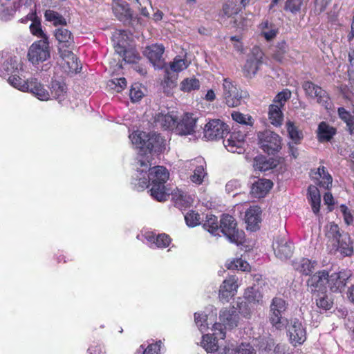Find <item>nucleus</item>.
I'll return each mask as SVG.
<instances>
[{"mask_svg": "<svg viewBox=\"0 0 354 354\" xmlns=\"http://www.w3.org/2000/svg\"><path fill=\"white\" fill-rule=\"evenodd\" d=\"M186 224L189 227H195L201 224V215L196 211L191 210L185 215Z\"/></svg>", "mask_w": 354, "mask_h": 354, "instance_id": "obj_52", "label": "nucleus"}, {"mask_svg": "<svg viewBox=\"0 0 354 354\" xmlns=\"http://www.w3.org/2000/svg\"><path fill=\"white\" fill-rule=\"evenodd\" d=\"M352 273L350 270H342L332 273L328 277V286L332 292H342L351 279Z\"/></svg>", "mask_w": 354, "mask_h": 354, "instance_id": "obj_13", "label": "nucleus"}, {"mask_svg": "<svg viewBox=\"0 0 354 354\" xmlns=\"http://www.w3.org/2000/svg\"><path fill=\"white\" fill-rule=\"evenodd\" d=\"M234 133L230 135V138L226 140L225 147L227 148L228 151L231 152H236L237 149L241 148L242 140H243V136H242L241 140H234Z\"/></svg>", "mask_w": 354, "mask_h": 354, "instance_id": "obj_56", "label": "nucleus"}, {"mask_svg": "<svg viewBox=\"0 0 354 354\" xmlns=\"http://www.w3.org/2000/svg\"><path fill=\"white\" fill-rule=\"evenodd\" d=\"M148 136L149 133L144 131H135L130 134L129 138L133 145L139 148L140 151L145 152Z\"/></svg>", "mask_w": 354, "mask_h": 354, "instance_id": "obj_36", "label": "nucleus"}, {"mask_svg": "<svg viewBox=\"0 0 354 354\" xmlns=\"http://www.w3.org/2000/svg\"><path fill=\"white\" fill-rule=\"evenodd\" d=\"M315 297L316 306L322 310H328L332 308L333 305V300L329 298L327 295V292L325 293H317L313 295Z\"/></svg>", "mask_w": 354, "mask_h": 354, "instance_id": "obj_39", "label": "nucleus"}, {"mask_svg": "<svg viewBox=\"0 0 354 354\" xmlns=\"http://www.w3.org/2000/svg\"><path fill=\"white\" fill-rule=\"evenodd\" d=\"M112 10L115 17L120 21H127L132 19L129 5L124 0H113Z\"/></svg>", "mask_w": 354, "mask_h": 354, "instance_id": "obj_19", "label": "nucleus"}, {"mask_svg": "<svg viewBox=\"0 0 354 354\" xmlns=\"http://www.w3.org/2000/svg\"><path fill=\"white\" fill-rule=\"evenodd\" d=\"M136 2L139 4L138 8L140 10V13L142 15L145 17H148L149 15V12L147 7L151 8V3L149 0H136Z\"/></svg>", "mask_w": 354, "mask_h": 354, "instance_id": "obj_62", "label": "nucleus"}, {"mask_svg": "<svg viewBox=\"0 0 354 354\" xmlns=\"http://www.w3.org/2000/svg\"><path fill=\"white\" fill-rule=\"evenodd\" d=\"M23 68V64L18 62L15 57H10L1 65L0 71L5 77L12 76L14 73H19V70Z\"/></svg>", "mask_w": 354, "mask_h": 354, "instance_id": "obj_29", "label": "nucleus"}, {"mask_svg": "<svg viewBox=\"0 0 354 354\" xmlns=\"http://www.w3.org/2000/svg\"><path fill=\"white\" fill-rule=\"evenodd\" d=\"M162 346V341L158 340L155 343L149 344L146 348H144V346L141 345L140 348L143 349V354H160Z\"/></svg>", "mask_w": 354, "mask_h": 354, "instance_id": "obj_55", "label": "nucleus"}, {"mask_svg": "<svg viewBox=\"0 0 354 354\" xmlns=\"http://www.w3.org/2000/svg\"><path fill=\"white\" fill-rule=\"evenodd\" d=\"M286 126L290 138L294 141L295 144H298L303 138L301 131L298 129V128L292 122L288 121L286 124Z\"/></svg>", "mask_w": 354, "mask_h": 354, "instance_id": "obj_51", "label": "nucleus"}, {"mask_svg": "<svg viewBox=\"0 0 354 354\" xmlns=\"http://www.w3.org/2000/svg\"><path fill=\"white\" fill-rule=\"evenodd\" d=\"M46 21L53 24L54 26H66V19L59 12L53 10H46L44 12Z\"/></svg>", "mask_w": 354, "mask_h": 354, "instance_id": "obj_38", "label": "nucleus"}, {"mask_svg": "<svg viewBox=\"0 0 354 354\" xmlns=\"http://www.w3.org/2000/svg\"><path fill=\"white\" fill-rule=\"evenodd\" d=\"M273 186V183L268 179H258L252 187L250 193L252 196L258 198H263Z\"/></svg>", "mask_w": 354, "mask_h": 354, "instance_id": "obj_21", "label": "nucleus"}, {"mask_svg": "<svg viewBox=\"0 0 354 354\" xmlns=\"http://www.w3.org/2000/svg\"><path fill=\"white\" fill-rule=\"evenodd\" d=\"M305 0H286L284 10L293 15L300 12Z\"/></svg>", "mask_w": 354, "mask_h": 354, "instance_id": "obj_50", "label": "nucleus"}, {"mask_svg": "<svg viewBox=\"0 0 354 354\" xmlns=\"http://www.w3.org/2000/svg\"><path fill=\"white\" fill-rule=\"evenodd\" d=\"M164 139L160 134L149 133L145 152H159L162 150Z\"/></svg>", "mask_w": 354, "mask_h": 354, "instance_id": "obj_30", "label": "nucleus"}, {"mask_svg": "<svg viewBox=\"0 0 354 354\" xmlns=\"http://www.w3.org/2000/svg\"><path fill=\"white\" fill-rule=\"evenodd\" d=\"M156 241L155 245L157 248H166L170 245L171 239L168 234L162 233L156 236Z\"/></svg>", "mask_w": 354, "mask_h": 354, "instance_id": "obj_57", "label": "nucleus"}, {"mask_svg": "<svg viewBox=\"0 0 354 354\" xmlns=\"http://www.w3.org/2000/svg\"><path fill=\"white\" fill-rule=\"evenodd\" d=\"M154 123L156 125H160L165 130L175 129L176 118L170 113H158L154 117Z\"/></svg>", "mask_w": 354, "mask_h": 354, "instance_id": "obj_27", "label": "nucleus"}, {"mask_svg": "<svg viewBox=\"0 0 354 354\" xmlns=\"http://www.w3.org/2000/svg\"><path fill=\"white\" fill-rule=\"evenodd\" d=\"M200 86V82L197 78L187 77L180 83V89L184 93H190L192 91L198 90Z\"/></svg>", "mask_w": 354, "mask_h": 354, "instance_id": "obj_41", "label": "nucleus"}, {"mask_svg": "<svg viewBox=\"0 0 354 354\" xmlns=\"http://www.w3.org/2000/svg\"><path fill=\"white\" fill-rule=\"evenodd\" d=\"M177 73L171 72L169 69L165 70V82L168 86L175 84L177 80Z\"/></svg>", "mask_w": 354, "mask_h": 354, "instance_id": "obj_63", "label": "nucleus"}, {"mask_svg": "<svg viewBox=\"0 0 354 354\" xmlns=\"http://www.w3.org/2000/svg\"><path fill=\"white\" fill-rule=\"evenodd\" d=\"M232 118L234 121L239 124L249 125L251 127L253 125V119L252 116L249 115H244L241 112L234 111L232 113Z\"/></svg>", "mask_w": 354, "mask_h": 354, "instance_id": "obj_53", "label": "nucleus"}, {"mask_svg": "<svg viewBox=\"0 0 354 354\" xmlns=\"http://www.w3.org/2000/svg\"><path fill=\"white\" fill-rule=\"evenodd\" d=\"M325 236L331 245H328L329 253L335 254L339 252L343 257H351L354 253L353 242L347 232L340 231L337 224L329 223L325 227Z\"/></svg>", "mask_w": 354, "mask_h": 354, "instance_id": "obj_1", "label": "nucleus"}, {"mask_svg": "<svg viewBox=\"0 0 354 354\" xmlns=\"http://www.w3.org/2000/svg\"><path fill=\"white\" fill-rule=\"evenodd\" d=\"M40 100H48L50 98L49 92L44 88L37 78L31 77L29 80L28 91Z\"/></svg>", "mask_w": 354, "mask_h": 354, "instance_id": "obj_24", "label": "nucleus"}, {"mask_svg": "<svg viewBox=\"0 0 354 354\" xmlns=\"http://www.w3.org/2000/svg\"><path fill=\"white\" fill-rule=\"evenodd\" d=\"M50 95L59 102L66 97L67 87L64 82L57 80H52L50 82Z\"/></svg>", "mask_w": 354, "mask_h": 354, "instance_id": "obj_33", "label": "nucleus"}, {"mask_svg": "<svg viewBox=\"0 0 354 354\" xmlns=\"http://www.w3.org/2000/svg\"><path fill=\"white\" fill-rule=\"evenodd\" d=\"M229 127L219 119L211 120L204 128V137L214 140L223 138L229 133Z\"/></svg>", "mask_w": 354, "mask_h": 354, "instance_id": "obj_12", "label": "nucleus"}, {"mask_svg": "<svg viewBox=\"0 0 354 354\" xmlns=\"http://www.w3.org/2000/svg\"><path fill=\"white\" fill-rule=\"evenodd\" d=\"M187 66L185 59L175 58L174 62L170 64L169 70L173 72L178 73L187 68Z\"/></svg>", "mask_w": 354, "mask_h": 354, "instance_id": "obj_59", "label": "nucleus"}, {"mask_svg": "<svg viewBox=\"0 0 354 354\" xmlns=\"http://www.w3.org/2000/svg\"><path fill=\"white\" fill-rule=\"evenodd\" d=\"M223 98L230 107H236L241 103L242 91L230 78H224L223 83Z\"/></svg>", "mask_w": 354, "mask_h": 354, "instance_id": "obj_10", "label": "nucleus"}, {"mask_svg": "<svg viewBox=\"0 0 354 354\" xmlns=\"http://www.w3.org/2000/svg\"><path fill=\"white\" fill-rule=\"evenodd\" d=\"M115 50L118 53H123V59L126 62L136 64L141 59L140 54L136 50L132 48L125 49L124 47L119 43L115 46Z\"/></svg>", "mask_w": 354, "mask_h": 354, "instance_id": "obj_35", "label": "nucleus"}, {"mask_svg": "<svg viewBox=\"0 0 354 354\" xmlns=\"http://www.w3.org/2000/svg\"><path fill=\"white\" fill-rule=\"evenodd\" d=\"M54 36L58 42V49L60 57L66 64L69 71L77 72L79 64L77 57L72 52L75 41L73 33L64 27L57 28L54 31Z\"/></svg>", "mask_w": 354, "mask_h": 354, "instance_id": "obj_2", "label": "nucleus"}, {"mask_svg": "<svg viewBox=\"0 0 354 354\" xmlns=\"http://www.w3.org/2000/svg\"><path fill=\"white\" fill-rule=\"evenodd\" d=\"M219 229L230 242L236 245L243 243L245 233L237 228V223L232 216L228 214H223L220 220Z\"/></svg>", "mask_w": 354, "mask_h": 354, "instance_id": "obj_5", "label": "nucleus"}, {"mask_svg": "<svg viewBox=\"0 0 354 354\" xmlns=\"http://www.w3.org/2000/svg\"><path fill=\"white\" fill-rule=\"evenodd\" d=\"M201 344L207 352H215L218 348L216 337L209 334L203 335Z\"/></svg>", "mask_w": 354, "mask_h": 354, "instance_id": "obj_45", "label": "nucleus"}, {"mask_svg": "<svg viewBox=\"0 0 354 354\" xmlns=\"http://www.w3.org/2000/svg\"><path fill=\"white\" fill-rule=\"evenodd\" d=\"M302 88L307 96L316 99V102L326 110L332 108L333 104L328 92L311 81H305Z\"/></svg>", "mask_w": 354, "mask_h": 354, "instance_id": "obj_7", "label": "nucleus"}, {"mask_svg": "<svg viewBox=\"0 0 354 354\" xmlns=\"http://www.w3.org/2000/svg\"><path fill=\"white\" fill-rule=\"evenodd\" d=\"M261 26L262 30L261 35L267 41H270L277 36L278 30L274 28L273 25L270 24L268 21L263 22Z\"/></svg>", "mask_w": 354, "mask_h": 354, "instance_id": "obj_47", "label": "nucleus"}, {"mask_svg": "<svg viewBox=\"0 0 354 354\" xmlns=\"http://www.w3.org/2000/svg\"><path fill=\"white\" fill-rule=\"evenodd\" d=\"M288 50V46L285 40L279 41L274 46L272 53V58L279 63H283L286 58V55Z\"/></svg>", "mask_w": 354, "mask_h": 354, "instance_id": "obj_37", "label": "nucleus"}, {"mask_svg": "<svg viewBox=\"0 0 354 354\" xmlns=\"http://www.w3.org/2000/svg\"><path fill=\"white\" fill-rule=\"evenodd\" d=\"M308 200L314 214H317L320 211L321 196L318 188L310 185L308 188Z\"/></svg>", "mask_w": 354, "mask_h": 354, "instance_id": "obj_32", "label": "nucleus"}, {"mask_svg": "<svg viewBox=\"0 0 354 354\" xmlns=\"http://www.w3.org/2000/svg\"><path fill=\"white\" fill-rule=\"evenodd\" d=\"M203 227L212 234H216L220 228L218 218L212 214H207L203 223Z\"/></svg>", "mask_w": 354, "mask_h": 354, "instance_id": "obj_44", "label": "nucleus"}, {"mask_svg": "<svg viewBox=\"0 0 354 354\" xmlns=\"http://www.w3.org/2000/svg\"><path fill=\"white\" fill-rule=\"evenodd\" d=\"M261 209L258 206H252L247 209L245 215V221L247 223V229L255 232L259 229L261 222Z\"/></svg>", "mask_w": 354, "mask_h": 354, "instance_id": "obj_18", "label": "nucleus"}, {"mask_svg": "<svg viewBox=\"0 0 354 354\" xmlns=\"http://www.w3.org/2000/svg\"><path fill=\"white\" fill-rule=\"evenodd\" d=\"M288 308L286 301L279 297H274L270 306L269 321L271 325L277 330H282L288 325V319L283 314Z\"/></svg>", "mask_w": 354, "mask_h": 354, "instance_id": "obj_6", "label": "nucleus"}, {"mask_svg": "<svg viewBox=\"0 0 354 354\" xmlns=\"http://www.w3.org/2000/svg\"><path fill=\"white\" fill-rule=\"evenodd\" d=\"M32 23L30 25V31L34 35L41 39H48L46 34L43 31L41 20L37 17L36 14H34L33 18L31 19Z\"/></svg>", "mask_w": 354, "mask_h": 354, "instance_id": "obj_42", "label": "nucleus"}, {"mask_svg": "<svg viewBox=\"0 0 354 354\" xmlns=\"http://www.w3.org/2000/svg\"><path fill=\"white\" fill-rule=\"evenodd\" d=\"M336 133V129L330 126L326 122H321L317 129V139L324 142L330 141Z\"/></svg>", "mask_w": 354, "mask_h": 354, "instance_id": "obj_31", "label": "nucleus"}, {"mask_svg": "<svg viewBox=\"0 0 354 354\" xmlns=\"http://www.w3.org/2000/svg\"><path fill=\"white\" fill-rule=\"evenodd\" d=\"M24 73L25 71L22 68L19 70L18 73H15L12 76H9L8 81L13 87L21 91L26 92L28 91V83L30 79L26 78Z\"/></svg>", "mask_w": 354, "mask_h": 354, "instance_id": "obj_25", "label": "nucleus"}, {"mask_svg": "<svg viewBox=\"0 0 354 354\" xmlns=\"http://www.w3.org/2000/svg\"><path fill=\"white\" fill-rule=\"evenodd\" d=\"M167 169L162 166H156L149 169V178L143 181L146 187L150 183L151 196L158 201H167L168 194L165 190V183L169 178Z\"/></svg>", "mask_w": 354, "mask_h": 354, "instance_id": "obj_3", "label": "nucleus"}, {"mask_svg": "<svg viewBox=\"0 0 354 354\" xmlns=\"http://www.w3.org/2000/svg\"><path fill=\"white\" fill-rule=\"evenodd\" d=\"M316 265V261H312L308 259H302L297 270L304 275H310Z\"/></svg>", "mask_w": 354, "mask_h": 354, "instance_id": "obj_49", "label": "nucleus"}, {"mask_svg": "<svg viewBox=\"0 0 354 354\" xmlns=\"http://www.w3.org/2000/svg\"><path fill=\"white\" fill-rule=\"evenodd\" d=\"M288 335L290 343L295 346L303 344L306 340V328L297 319L291 321L290 325L288 326Z\"/></svg>", "mask_w": 354, "mask_h": 354, "instance_id": "obj_15", "label": "nucleus"}, {"mask_svg": "<svg viewBox=\"0 0 354 354\" xmlns=\"http://www.w3.org/2000/svg\"><path fill=\"white\" fill-rule=\"evenodd\" d=\"M261 149L268 154H275L281 149V138L274 131L266 130L258 133Z\"/></svg>", "mask_w": 354, "mask_h": 354, "instance_id": "obj_9", "label": "nucleus"}, {"mask_svg": "<svg viewBox=\"0 0 354 354\" xmlns=\"http://www.w3.org/2000/svg\"><path fill=\"white\" fill-rule=\"evenodd\" d=\"M196 121L193 113H185L179 121L176 120L174 130L181 136L192 135L195 132Z\"/></svg>", "mask_w": 354, "mask_h": 354, "instance_id": "obj_16", "label": "nucleus"}, {"mask_svg": "<svg viewBox=\"0 0 354 354\" xmlns=\"http://www.w3.org/2000/svg\"><path fill=\"white\" fill-rule=\"evenodd\" d=\"M205 173L203 166H198L195 168L194 174L191 176V180L198 185L203 183Z\"/></svg>", "mask_w": 354, "mask_h": 354, "instance_id": "obj_58", "label": "nucleus"}, {"mask_svg": "<svg viewBox=\"0 0 354 354\" xmlns=\"http://www.w3.org/2000/svg\"><path fill=\"white\" fill-rule=\"evenodd\" d=\"M243 7L234 0H228L223 6L222 9L223 16L231 17L237 15L241 11Z\"/></svg>", "mask_w": 354, "mask_h": 354, "instance_id": "obj_40", "label": "nucleus"}, {"mask_svg": "<svg viewBox=\"0 0 354 354\" xmlns=\"http://www.w3.org/2000/svg\"><path fill=\"white\" fill-rule=\"evenodd\" d=\"M145 155L139 154L138 158V169L140 170L141 172H147V170L149 171L151 169V155L148 152H144Z\"/></svg>", "mask_w": 354, "mask_h": 354, "instance_id": "obj_46", "label": "nucleus"}, {"mask_svg": "<svg viewBox=\"0 0 354 354\" xmlns=\"http://www.w3.org/2000/svg\"><path fill=\"white\" fill-rule=\"evenodd\" d=\"M28 59L36 65L44 62L50 57L48 39H40L33 42L28 51Z\"/></svg>", "mask_w": 354, "mask_h": 354, "instance_id": "obj_8", "label": "nucleus"}, {"mask_svg": "<svg viewBox=\"0 0 354 354\" xmlns=\"http://www.w3.org/2000/svg\"><path fill=\"white\" fill-rule=\"evenodd\" d=\"M291 93L288 89L279 92L274 98L273 104L283 108L286 102L290 98Z\"/></svg>", "mask_w": 354, "mask_h": 354, "instance_id": "obj_54", "label": "nucleus"}, {"mask_svg": "<svg viewBox=\"0 0 354 354\" xmlns=\"http://www.w3.org/2000/svg\"><path fill=\"white\" fill-rule=\"evenodd\" d=\"M252 56L247 59L243 68L244 75L248 77L254 76L263 64V53L258 46L252 50Z\"/></svg>", "mask_w": 354, "mask_h": 354, "instance_id": "obj_14", "label": "nucleus"}, {"mask_svg": "<svg viewBox=\"0 0 354 354\" xmlns=\"http://www.w3.org/2000/svg\"><path fill=\"white\" fill-rule=\"evenodd\" d=\"M272 246L277 258L287 259L291 257L293 252V245L291 242L283 239H278Z\"/></svg>", "mask_w": 354, "mask_h": 354, "instance_id": "obj_20", "label": "nucleus"}, {"mask_svg": "<svg viewBox=\"0 0 354 354\" xmlns=\"http://www.w3.org/2000/svg\"><path fill=\"white\" fill-rule=\"evenodd\" d=\"M228 270H238L241 271H249L250 266L249 263L241 258H236L229 260L225 263Z\"/></svg>", "mask_w": 354, "mask_h": 354, "instance_id": "obj_43", "label": "nucleus"}, {"mask_svg": "<svg viewBox=\"0 0 354 354\" xmlns=\"http://www.w3.org/2000/svg\"><path fill=\"white\" fill-rule=\"evenodd\" d=\"M328 277V272L325 270H319L310 275L306 281L308 290L312 295L327 292Z\"/></svg>", "mask_w": 354, "mask_h": 354, "instance_id": "obj_11", "label": "nucleus"}, {"mask_svg": "<svg viewBox=\"0 0 354 354\" xmlns=\"http://www.w3.org/2000/svg\"><path fill=\"white\" fill-rule=\"evenodd\" d=\"M273 162L268 160L265 156L256 157L254 160V167L256 170L266 171L272 168Z\"/></svg>", "mask_w": 354, "mask_h": 354, "instance_id": "obj_48", "label": "nucleus"}, {"mask_svg": "<svg viewBox=\"0 0 354 354\" xmlns=\"http://www.w3.org/2000/svg\"><path fill=\"white\" fill-rule=\"evenodd\" d=\"M171 196L174 205L181 210L190 207L192 203L191 197L178 189L174 190Z\"/></svg>", "mask_w": 354, "mask_h": 354, "instance_id": "obj_28", "label": "nucleus"}, {"mask_svg": "<svg viewBox=\"0 0 354 354\" xmlns=\"http://www.w3.org/2000/svg\"><path fill=\"white\" fill-rule=\"evenodd\" d=\"M237 282L238 278L235 275H231L225 279L220 286L219 298L228 301L230 298L234 297L238 288Z\"/></svg>", "mask_w": 354, "mask_h": 354, "instance_id": "obj_17", "label": "nucleus"}, {"mask_svg": "<svg viewBox=\"0 0 354 354\" xmlns=\"http://www.w3.org/2000/svg\"><path fill=\"white\" fill-rule=\"evenodd\" d=\"M220 323H215L213 326L214 335L221 339H225V330L232 329L238 326L239 315L237 310L234 307L223 308L219 313Z\"/></svg>", "mask_w": 354, "mask_h": 354, "instance_id": "obj_4", "label": "nucleus"}, {"mask_svg": "<svg viewBox=\"0 0 354 354\" xmlns=\"http://www.w3.org/2000/svg\"><path fill=\"white\" fill-rule=\"evenodd\" d=\"M207 316L204 313H194V321L196 325L198 326L201 330H203L207 328Z\"/></svg>", "mask_w": 354, "mask_h": 354, "instance_id": "obj_60", "label": "nucleus"}, {"mask_svg": "<svg viewBox=\"0 0 354 354\" xmlns=\"http://www.w3.org/2000/svg\"><path fill=\"white\" fill-rule=\"evenodd\" d=\"M340 211L342 213L344 221L347 225H351L353 222V216L346 205H341Z\"/></svg>", "mask_w": 354, "mask_h": 354, "instance_id": "obj_61", "label": "nucleus"}, {"mask_svg": "<svg viewBox=\"0 0 354 354\" xmlns=\"http://www.w3.org/2000/svg\"><path fill=\"white\" fill-rule=\"evenodd\" d=\"M220 354H241V344L234 347V346H225Z\"/></svg>", "mask_w": 354, "mask_h": 354, "instance_id": "obj_64", "label": "nucleus"}, {"mask_svg": "<svg viewBox=\"0 0 354 354\" xmlns=\"http://www.w3.org/2000/svg\"><path fill=\"white\" fill-rule=\"evenodd\" d=\"M164 52L165 47L162 44H154L147 46L144 53L154 66H159Z\"/></svg>", "mask_w": 354, "mask_h": 354, "instance_id": "obj_22", "label": "nucleus"}, {"mask_svg": "<svg viewBox=\"0 0 354 354\" xmlns=\"http://www.w3.org/2000/svg\"><path fill=\"white\" fill-rule=\"evenodd\" d=\"M281 107L277 104H270L268 109V120L274 127H281L283 121V114Z\"/></svg>", "mask_w": 354, "mask_h": 354, "instance_id": "obj_34", "label": "nucleus"}, {"mask_svg": "<svg viewBox=\"0 0 354 354\" xmlns=\"http://www.w3.org/2000/svg\"><path fill=\"white\" fill-rule=\"evenodd\" d=\"M350 111H347L344 107H339L337 113L339 118L346 123L348 131L350 134L354 133V104L351 103Z\"/></svg>", "mask_w": 354, "mask_h": 354, "instance_id": "obj_26", "label": "nucleus"}, {"mask_svg": "<svg viewBox=\"0 0 354 354\" xmlns=\"http://www.w3.org/2000/svg\"><path fill=\"white\" fill-rule=\"evenodd\" d=\"M311 177L317 180V184L326 189H329L332 185V176L326 171L325 167H319L317 171H312Z\"/></svg>", "mask_w": 354, "mask_h": 354, "instance_id": "obj_23", "label": "nucleus"}]
</instances>
